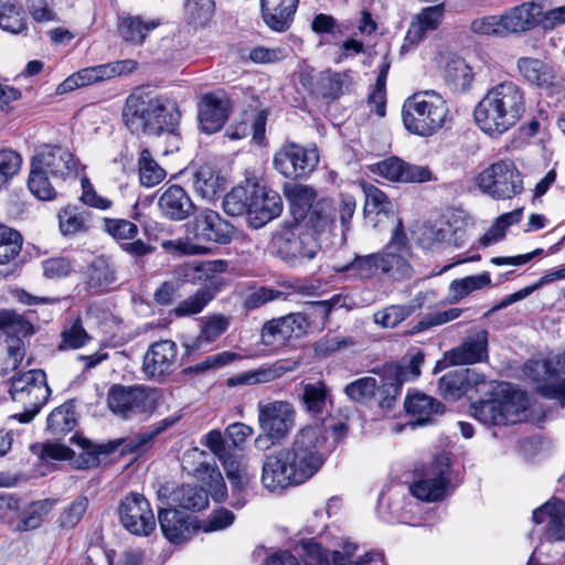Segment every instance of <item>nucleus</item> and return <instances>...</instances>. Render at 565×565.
I'll return each instance as SVG.
<instances>
[{"label":"nucleus","mask_w":565,"mask_h":565,"mask_svg":"<svg viewBox=\"0 0 565 565\" xmlns=\"http://www.w3.org/2000/svg\"><path fill=\"white\" fill-rule=\"evenodd\" d=\"M377 387L376 379L364 376L347 384L344 393L353 402L366 403L375 395Z\"/></svg>","instance_id":"obj_62"},{"label":"nucleus","mask_w":565,"mask_h":565,"mask_svg":"<svg viewBox=\"0 0 565 565\" xmlns=\"http://www.w3.org/2000/svg\"><path fill=\"white\" fill-rule=\"evenodd\" d=\"M319 162L316 147H303L295 142L284 145L274 156L275 169L286 178L309 175Z\"/></svg>","instance_id":"obj_14"},{"label":"nucleus","mask_w":565,"mask_h":565,"mask_svg":"<svg viewBox=\"0 0 565 565\" xmlns=\"http://www.w3.org/2000/svg\"><path fill=\"white\" fill-rule=\"evenodd\" d=\"M161 247L170 254L179 256H200L210 253V248L193 239V235L186 238L164 239Z\"/></svg>","instance_id":"obj_60"},{"label":"nucleus","mask_w":565,"mask_h":565,"mask_svg":"<svg viewBox=\"0 0 565 565\" xmlns=\"http://www.w3.org/2000/svg\"><path fill=\"white\" fill-rule=\"evenodd\" d=\"M154 391L143 385L114 384L107 394V405L117 416L128 419L153 407Z\"/></svg>","instance_id":"obj_12"},{"label":"nucleus","mask_w":565,"mask_h":565,"mask_svg":"<svg viewBox=\"0 0 565 565\" xmlns=\"http://www.w3.org/2000/svg\"><path fill=\"white\" fill-rule=\"evenodd\" d=\"M87 288L94 292H102L116 281L115 270L103 257L94 259L87 267Z\"/></svg>","instance_id":"obj_46"},{"label":"nucleus","mask_w":565,"mask_h":565,"mask_svg":"<svg viewBox=\"0 0 565 565\" xmlns=\"http://www.w3.org/2000/svg\"><path fill=\"white\" fill-rule=\"evenodd\" d=\"M415 311L412 305H393L374 313V322L383 328H395Z\"/></svg>","instance_id":"obj_61"},{"label":"nucleus","mask_w":565,"mask_h":565,"mask_svg":"<svg viewBox=\"0 0 565 565\" xmlns=\"http://www.w3.org/2000/svg\"><path fill=\"white\" fill-rule=\"evenodd\" d=\"M87 508L88 498L85 495L77 497L61 512L57 519L58 527L66 530L74 529L83 519Z\"/></svg>","instance_id":"obj_64"},{"label":"nucleus","mask_w":565,"mask_h":565,"mask_svg":"<svg viewBox=\"0 0 565 565\" xmlns=\"http://www.w3.org/2000/svg\"><path fill=\"white\" fill-rule=\"evenodd\" d=\"M22 235L0 223V265H8L13 262L21 252Z\"/></svg>","instance_id":"obj_56"},{"label":"nucleus","mask_w":565,"mask_h":565,"mask_svg":"<svg viewBox=\"0 0 565 565\" xmlns=\"http://www.w3.org/2000/svg\"><path fill=\"white\" fill-rule=\"evenodd\" d=\"M122 526L134 535L147 536L156 529V519L149 501L139 493H129L119 505Z\"/></svg>","instance_id":"obj_18"},{"label":"nucleus","mask_w":565,"mask_h":565,"mask_svg":"<svg viewBox=\"0 0 565 565\" xmlns=\"http://www.w3.org/2000/svg\"><path fill=\"white\" fill-rule=\"evenodd\" d=\"M441 79L452 94H466L472 88L475 73L463 58L449 55L441 66Z\"/></svg>","instance_id":"obj_29"},{"label":"nucleus","mask_w":565,"mask_h":565,"mask_svg":"<svg viewBox=\"0 0 565 565\" xmlns=\"http://www.w3.org/2000/svg\"><path fill=\"white\" fill-rule=\"evenodd\" d=\"M186 231L190 235H193V239L199 244L215 243L225 245L232 241L235 228L216 211L203 209L188 224Z\"/></svg>","instance_id":"obj_17"},{"label":"nucleus","mask_w":565,"mask_h":565,"mask_svg":"<svg viewBox=\"0 0 565 565\" xmlns=\"http://www.w3.org/2000/svg\"><path fill=\"white\" fill-rule=\"evenodd\" d=\"M484 383V376L477 374L475 371L456 370L450 371L439 379L438 390L445 398L458 399L468 390L470 385Z\"/></svg>","instance_id":"obj_34"},{"label":"nucleus","mask_w":565,"mask_h":565,"mask_svg":"<svg viewBox=\"0 0 565 565\" xmlns=\"http://www.w3.org/2000/svg\"><path fill=\"white\" fill-rule=\"evenodd\" d=\"M172 501L181 509L201 511L209 504L207 491L196 486H181L172 494Z\"/></svg>","instance_id":"obj_49"},{"label":"nucleus","mask_w":565,"mask_h":565,"mask_svg":"<svg viewBox=\"0 0 565 565\" xmlns=\"http://www.w3.org/2000/svg\"><path fill=\"white\" fill-rule=\"evenodd\" d=\"M328 388L322 381L303 385L302 403L306 411L315 417H321L327 411Z\"/></svg>","instance_id":"obj_52"},{"label":"nucleus","mask_w":565,"mask_h":565,"mask_svg":"<svg viewBox=\"0 0 565 565\" xmlns=\"http://www.w3.org/2000/svg\"><path fill=\"white\" fill-rule=\"evenodd\" d=\"M300 366L299 360L281 359L270 364H264L258 369L249 370L226 380V386H250L256 384H266L280 379L289 372L296 371Z\"/></svg>","instance_id":"obj_25"},{"label":"nucleus","mask_w":565,"mask_h":565,"mask_svg":"<svg viewBox=\"0 0 565 565\" xmlns=\"http://www.w3.org/2000/svg\"><path fill=\"white\" fill-rule=\"evenodd\" d=\"M193 188L202 198L212 200L225 189V180L212 167L201 166L193 174Z\"/></svg>","instance_id":"obj_43"},{"label":"nucleus","mask_w":565,"mask_h":565,"mask_svg":"<svg viewBox=\"0 0 565 565\" xmlns=\"http://www.w3.org/2000/svg\"><path fill=\"white\" fill-rule=\"evenodd\" d=\"M298 548L305 565H334L333 553L312 539L301 541Z\"/></svg>","instance_id":"obj_59"},{"label":"nucleus","mask_w":565,"mask_h":565,"mask_svg":"<svg viewBox=\"0 0 565 565\" xmlns=\"http://www.w3.org/2000/svg\"><path fill=\"white\" fill-rule=\"evenodd\" d=\"M525 110L524 90L515 83L505 81L487 90L472 115L482 134L499 139L516 126Z\"/></svg>","instance_id":"obj_2"},{"label":"nucleus","mask_w":565,"mask_h":565,"mask_svg":"<svg viewBox=\"0 0 565 565\" xmlns=\"http://www.w3.org/2000/svg\"><path fill=\"white\" fill-rule=\"evenodd\" d=\"M163 535L172 543L184 541L190 535L188 519L177 509H163L158 513Z\"/></svg>","instance_id":"obj_39"},{"label":"nucleus","mask_w":565,"mask_h":565,"mask_svg":"<svg viewBox=\"0 0 565 565\" xmlns=\"http://www.w3.org/2000/svg\"><path fill=\"white\" fill-rule=\"evenodd\" d=\"M310 322L302 312H294L266 322L262 329V343L274 350L284 347L294 335L306 332Z\"/></svg>","instance_id":"obj_19"},{"label":"nucleus","mask_w":565,"mask_h":565,"mask_svg":"<svg viewBox=\"0 0 565 565\" xmlns=\"http://www.w3.org/2000/svg\"><path fill=\"white\" fill-rule=\"evenodd\" d=\"M529 405L524 392L514 390L508 383L498 384L490 399L472 404L473 416L484 425H509L521 420V414Z\"/></svg>","instance_id":"obj_5"},{"label":"nucleus","mask_w":565,"mask_h":565,"mask_svg":"<svg viewBox=\"0 0 565 565\" xmlns=\"http://www.w3.org/2000/svg\"><path fill=\"white\" fill-rule=\"evenodd\" d=\"M139 182L145 188H152L161 183L166 177V170L154 160L148 148H142L138 157Z\"/></svg>","instance_id":"obj_48"},{"label":"nucleus","mask_w":565,"mask_h":565,"mask_svg":"<svg viewBox=\"0 0 565 565\" xmlns=\"http://www.w3.org/2000/svg\"><path fill=\"white\" fill-rule=\"evenodd\" d=\"M194 476L209 487L210 494L216 502L225 500L227 489L223 476L214 461H201L194 469Z\"/></svg>","instance_id":"obj_41"},{"label":"nucleus","mask_w":565,"mask_h":565,"mask_svg":"<svg viewBox=\"0 0 565 565\" xmlns=\"http://www.w3.org/2000/svg\"><path fill=\"white\" fill-rule=\"evenodd\" d=\"M488 359V332L481 330L469 337L460 345L447 351L443 363L449 365H466L483 362ZM438 362L437 367H440Z\"/></svg>","instance_id":"obj_27"},{"label":"nucleus","mask_w":565,"mask_h":565,"mask_svg":"<svg viewBox=\"0 0 565 565\" xmlns=\"http://www.w3.org/2000/svg\"><path fill=\"white\" fill-rule=\"evenodd\" d=\"M377 173L397 182H426L431 179V172L427 167L411 164L398 158H388L376 164Z\"/></svg>","instance_id":"obj_30"},{"label":"nucleus","mask_w":565,"mask_h":565,"mask_svg":"<svg viewBox=\"0 0 565 565\" xmlns=\"http://www.w3.org/2000/svg\"><path fill=\"white\" fill-rule=\"evenodd\" d=\"M77 424L73 401L63 403L54 408L46 419V430L54 436L70 433Z\"/></svg>","instance_id":"obj_44"},{"label":"nucleus","mask_w":565,"mask_h":565,"mask_svg":"<svg viewBox=\"0 0 565 565\" xmlns=\"http://www.w3.org/2000/svg\"><path fill=\"white\" fill-rule=\"evenodd\" d=\"M535 524H544L542 540L548 543L565 542V502L552 498L533 511Z\"/></svg>","instance_id":"obj_24"},{"label":"nucleus","mask_w":565,"mask_h":565,"mask_svg":"<svg viewBox=\"0 0 565 565\" xmlns=\"http://www.w3.org/2000/svg\"><path fill=\"white\" fill-rule=\"evenodd\" d=\"M230 320V317L222 313L204 317L201 321L199 335L191 343L186 344L188 352L198 351L205 344L214 342L228 329Z\"/></svg>","instance_id":"obj_37"},{"label":"nucleus","mask_w":565,"mask_h":565,"mask_svg":"<svg viewBox=\"0 0 565 565\" xmlns=\"http://www.w3.org/2000/svg\"><path fill=\"white\" fill-rule=\"evenodd\" d=\"M122 118L132 132L174 134L181 118L175 102L143 90L130 94L122 108Z\"/></svg>","instance_id":"obj_3"},{"label":"nucleus","mask_w":565,"mask_h":565,"mask_svg":"<svg viewBox=\"0 0 565 565\" xmlns=\"http://www.w3.org/2000/svg\"><path fill=\"white\" fill-rule=\"evenodd\" d=\"M282 200L278 192L264 185L252 184L248 223L260 228L282 212Z\"/></svg>","instance_id":"obj_21"},{"label":"nucleus","mask_w":565,"mask_h":565,"mask_svg":"<svg viewBox=\"0 0 565 565\" xmlns=\"http://www.w3.org/2000/svg\"><path fill=\"white\" fill-rule=\"evenodd\" d=\"M31 163L53 179L65 180L77 173V162L73 153L60 146H43L33 156Z\"/></svg>","instance_id":"obj_22"},{"label":"nucleus","mask_w":565,"mask_h":565,"mask_svg":"<svg viewBox=\"0 0 565 565\" xmlns=\"http://www.w3.org/2000/svg\"><path fill=\"white\" fill-rule=\"evenodd\" d=\"M355 209V198L349 193H341L337 201L322 199L317 201L305 216L306 223L302 225L316 236L330 234L335 228V216L338 215L341 227V241L344 242L348 232L351 230V220Z\"/></svg>","instance_id":"obj_6"},{"label":"nucleus","mask_w":565,"mask_h":565,"mask_svg":"<svg viewBox=\"0 0 565 565\" xmlns=\"http://www.w3.org/2000/svg\"><path fill=\"white\" fill-rule=\"evenodd\" d=\"M299 0H260V12L265 24L276 31L285 32L294 21Z\"/></svg>","instance_id":"obj_31"},{"label":"nucleus","mask_w":565,"mask_h":565,"mask_svg":"<svg viewBox=\"0 0 565 565\" xmlns=\"http://www.w3.org/2000/svg\"><path fill=\"white\" fill-rule=\"evenodd\" d=\"M50 174L31 163L28 188L31 193L42 201L53 200L56 191L50 181Z\"/></svg>","instance_id":"obj_58"},{"label":"nucleus","mask_w":565,"mask_h":565,"mask_svg":"<svg viewBox=\"0 0 565 565\" xmlns=\"http://www.w3.org/2000/svg\"><path fill=\"white\" fill-rule=\"evenodd\" d=\"M273 243L277 255L291 267L307 264L321 249L318 237L302 224L281 230L274 236Z\"/></svg>","instance_id":"obj_9"},{"label":"nucleus","mask_w":565,"mask_h":565,"mask_svg":"<svg viewBox=\"0 0 565 565\" xmlns=\"http://www.w3.org/2000/svg\"><path fill=\"white\" fill-rule=\"evenodd\" d=\"M381 258L379 253L355 255L354 258L339 268V271L360 280H370L381 273Z\"/></svg>","instance_id":"obj_42"},{"label":"nucleus","mask_w":565,"mask_h":565,"mask_svg":"<svg viewBox=\"0 0 565 565\" xmlns=\"http://www.w3.org/2000/svg\"><path fill=\"white\" fill-rule=\"evenodd\" d=\"M448 107L440 94L423 90L407 97L402 107L404 127L413 135L429 137L446 122Z\"/></svg>","instance_id":"obj_4"},{"label":"nucleus","mask_w":565,"mask_h":565,"mask_svg":"<svg viewBox=\"0 0 565 565\" xmlns=\"http://www.w3.org/2000/svg\"><path fill=\"white\" fill-rule=\"evenodd\" d=\"M178 363V345L172 340L152 343L143 355L142 371L147 377L162 381L172 374Z\"/></svg>","instance_id":"obj_20"},{"label":"nucleus","mask_w":565,"mask_h":565,"mask_svg":"<svg viewBox=\"0 0 565 565\" xmlns=\"http://www.w3.org/2000/svg\"><path fill=\"white\" fill-rule=\"evenodd\" d=\"M523 373L539 384L541 395L559 401L561 406L565 405V380L548 383L565 373V352L546 359L529 360L523 366Z\"/></svg>","instance_id":"obj_11"},{"label":"nucleus","mask_w":565,"mask_h":565,"mask_svg":"<svg viewBox=\"0 0 565 565\" xmlns=\"http://www.w3.org/2000/svg\"><path fill=\"white\" fill-rule=\"evenodd\" d=\"M518 68L521 76L533 85H546L553 77L548 66L539 58L521 57L518 61Z\"/></svg>","instance_id":"obj_51"},{"label":"nucleus","mask_w":565,"mask_h":565,"mask_svg":"<svg viewBox=\"0 0 565 565\" xmlns=\"http://www.w3.org/2000/svg\"><path fill=\"white\" fill-rule=\"evenodd\" d=\"M180 419L179 416H170L153 424L148 430L136 435L134 438L126 440L124 451L141 452L146 450L156 437L166 429L173 426Z\"/></svg>","instance_id":"obj_50"},{"label":"nucleus","mask_w":565,"mask_h":565,"mask_svg":"<svg viewBox=\"0 0 565 565\" xmlns=\"http://www.w3.org/2000/svg\"><path fill=\"white\" fill-rule=\"evenodd\" d=\"M56 504L55 499H43L30 504L26 512L20 519L17 529L19 531H30L38 529Z\"/></svg>","instance_id":"obj_55"},{"label":"nucleus","mask_w":565,"mask_h":565,"mask_svg":"<svg viewBox=\"0 0 565 565\" xmlns=\"http://www.w3.org/2000/svg\"><path fill=\"white\" fill-rule=\"evenodd\" d=\"M0 330L4 342L0 343V374L18 369L25 355L23 339L34 333L33 324L13 310H0Z\"/></svg>","instance_id":"obj_8"},{"label":"nucleus","mask_w":565,"mask_h":565,"mask_svg":"<svg viewBox=\"0 0 565 565\" xmlns=\"http://www.w3.org/2000/svg\"><path fill=\"white\" fill-rule=\"evenodd\" d=\"M543 7L536 2H526L514 7L501 15L504 35L524 32L541 23Z\"/></svg>","instance_id":"obj_32"},{"label":"nucleus","mask_w":565,"mask_h":565,"mask_svg":"<svg viewBox=\"0 0 565 565\" xmlns=\"http://www.w3.org/2000/svg\"><path fill=\"white\" fill-rule=\"evenodd\" d=\"M321 426H305L297 430L290 447L267 454L263 460L260 482L270 492L301 484L323 466L328 450Z\"/></svg>","instance_id":"obj_1"},{"label":"nucleus","mask_w":565,"mask_h":565,"mask_svg":"<svg viewBox=\"0 0 565 565\" xmlns=\"http://www.w3.org/2000/svg\"><path fill=\"white\" fill-rule=\"evenodd\" d=\"M406 412L415 418L416 425H426L445 412L444 405L426 394L416 393L405 399Z\"/></svg>","instance_id":"obj_36"},{"label":"nucleus","mask_w":565,"mask_h":565,"mask_svg":"<svg viewBox=\"0 0 565 565\" xmlns=\"http://www.w3.org/2000/svg\"><path fill=\"white\" fill-rule=\"evenodd\" d=\"M364 215L375 227L381 221L380 218L375 220V217L387 216L392 209V203L382 190L372 184L364 186Z\"/></svg>","instance_id":"obj_47"},{"label":"nucleus","mask_w":565,"mask_h":565,"mask_svg":"<svg viewBox=\"0 0 565 565\" xmlns=\"http://www.w3.org/2000/svg\"><path fill=\"white\" fill-rule=\"evenodd\" d=\"M252 199V184L236 186L230 191L223 200V210L227 215L249 217V202Z\"/></svg>","instance_id":"obj_54"},{"label":"nucleus","mask_w":565,"mask_h":565,"mask_svg":"<svg viewBox=\"0 0 565 565\" xmlns=\"http://www.w3.org/2000/svg\"><path fill=\"white\" fill-rule=\"evenodd\" d=\"M157 205L160 215L171 222L185 221L194 215L196 211V205L191 195L179 184L163 186L158 196Z\"/></svg>","instance_id":"obj_23"},{"label":"nucleus","mask_w":565,"mask_h":565,"mask_svg":"<svg viewBox=\"0 0 565 565\" xmlns=\"http://www.w3.org/2000/svg\"><path fill=\"white\" fill-rule=\"evenodd\" d=\"M379 255L383 275L396 280L412 277L413 268L409 264L412 250L402 221L397 222L391 241L382 252H379Z\"/></svg>","instance_id":"obj_13"},{"label":"nucleus","mask_w":565,"mask_h":565,"mask_svg":"<svg viewBox=\"0 0 565 565\" xmlns=\"http://www.w3.org/2000/svg\"><path fill=\"white\" fill-rule=\"evenodd\" d=\"M214 294L207 289H199L194 295L179 302L173 309L177 317H185L200 313L213 299Z\"/></svg>","instance_id":"obj_63"},{"label":"nucleus","mask_w":565,"mask_h":565,"mask_svg":"<svg viewBox=\"0 0 565 565\" xmlns=\"http://www.w3.org/2000/svg\"><path fill=\"white\" fill-rule=\"evenodd\" d=\"M0 28L15 34L24 31L26 21L23 7L8 0H0Z\"/></svg>","instance_id":"obj_53"},{"label":"nucleus","mask_w":565,"mask_h":565,"mask_svg":"<svg viewBox=\"0 0 565 565\" xmlns=\"http://www.w3.org/2000/svg\"><path fill=\"white\" fill-rule=\"evenodd\" d=\"M354 85L351 71L320 73L317 79V93L328 98H338L349 93Z\"/></svg>","instance_id":"obj_38"},{"label":"nucleus","mask_w":565,"mask_h":565,"mask_svg":"<svg viewBox=\"0 0 565 565\" xmlns=\"http://www.w3.org/2000/svg\"><path fill=\"white\" fill-rule=\"evenodd\" d=\"M161 24L160 19H150L141 15L121 13L117 18L119 36L134 45L142 44L147 36Z\"/></svg>","instance_id":"obj_33"},{"label":"nucleus","mask_w":565,"mask_h":565,"mask_svg":"<svg viewBox=\"0 0 565 565\" xmlns=\"http://www.w3.org/2000/svg\"><path fill=\"white\" fill-rule=\"evenodd\" d=\"M231 111L230 98L224 93L205 94L199 103V122L206 134L218 131L225 124Z\"/></svg>","instance_id":"obj_26"},{"label":"nucleus","mask_w":565,"mask_h":565,"mask_svg":"<svg viewBox=\"0 0 565 565\" xmlns=\"http://www.w3.org/2000/svg\"><path fill=\"white\" fill-rule=\"evenodd\" d=\"M284 193L290 202L292 213L296 218L305 217L312 206L317 198L313 188L305 184H290L286 185Z\"/></svg>","instance_id":"obj_45"},{"label":"nucleus","mask_w":565,"mask_h":565,"mask_svg":"<svg viewBox=\"0 0 565 565\" xmlns=\"http://www.w3.org/2000/svg\"><path fill=\"white\" fill-rule=\"evenodd\" d=\"M258 425L274 441L285 440L296 424V409L287 401H260L257 404Z\"/></svg>","instance_id":"obj_15"},{"label":"nucleus","mask_w":565,"mask_h":565,"mask_svg":"<svg viewBox=\"0 0 565 565\" xmlns=\"http://www.w3.org/2000/svg\"><path fill=\"white\" fill-rule=\"evenodd\" d=\"M71 441L78 446L79 452L72 449L70 463L75 469H90L99 465L100 455L115 452L121 445H126V439H115L106 444L94 445L89 440L79 436H72Z\"/></svg>","instance_id":"obj_28"},{"label":"nucleus","mask_w":565,"mask_h":565,"mask_svg":"<svg viewBox=\"0 0 565 565\" xmlns=\"http://www.w3.org/2000/svg\"><path fill=\"white\" fill-rule=\"evenodd\" d=\"M134 60H121L96 66L85 67L78 71L81 84L84 86L107 81L116 76L129 74L137 68Z\"/></svg>","instance_id":"obj_35"},{"label":"nucleus","mask_w":565,"mask_h":565,"mask_svg":"<svg viewBox=\"0 0 565 565\" xmlns=\"http://www.w3.org/2000/svg\"><path fill=\"white\" fill-rule=\"evenodd\" d=\"M11 398L21 404L23 412L13 417L22 424L30 423L47 402L51 388L42 370H30L10 380Z\"/></svg>","instance_id":"obj_7"},{"label":"nucleus","mask_w":565,"mask_h":565,"mask_svg":"<svg viewBox=\"0 0 565 565\" xmlns=\"http://www.w3.org/2000/svg\"><path fill=\"white\" fill-rule=\"evenodd\" d=\"M448 472V463L435 459L422 470L416 471V480L409 487L411 493L425 502L443 500L450 484Z\"/></svg>","instance_id":"obj_16"},{"label":"nucleus","mask_w":565,"mask_h":565,"mask_svg":"<svg viewBox=\"0 0 565 565\" xmlns=\"http://www.w3.org/2000/svg\"><path fill=\"white\" fill-rule=\"evenodd\" d=\"M58 226L64 236L85 233L92 227L90 213L76 205H67L58 212Z\"/></svg>","instance_id":"obj_40"},{"label":"nucleus","mask_w":565,"mask_h":565,"mask_svg":"<svg viewBox=\"0 0 565 565\" xmlns=\"http://www.w3.org/2000/svg\"><path fill=\"white\" fill-rule=\"evenodd\" d=\"M491 285L489 273L467 276L461 279H455L450 282L449 289L454 295V300L459 301L469 294L480 290Z\"/></svg>","instance_id":"obj_57"},{"label":"nucleus","mask_w":565,"mask_h":565,"mask_svg":"<svg viewBox=\"0 0 565 565\" xmlns=\"http://www.w3.org/2000/svg\"><path fill=\"white\" fill-rule=\"evenodd\" d=\"M477 184L482 193L494 200H510L524 190L522 173L510 159H501L482 170Z\"/></svg>","instance_id":"obj_10"}]
</instances>
